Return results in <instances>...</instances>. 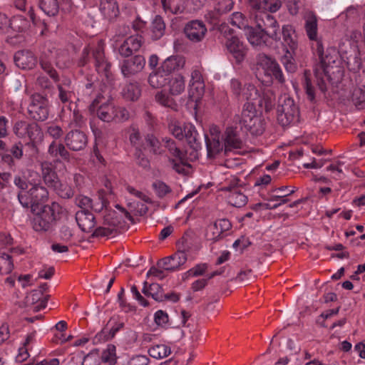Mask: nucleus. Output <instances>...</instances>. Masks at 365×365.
<instances>
[{"mask_svg": "<svg viewBox=\"0 0 365 365\" xmlns=\"http://www.w3.org/2000/svg\"><path fill=\"white\" fill-rule=\"evenodd\" d=\"M61 212V205L53 202L51 205H44L36 212H32L34 217L31 220L32 228L37 232H51L54 230Z\"/></svg>", "mask_w": 365, "mask_h": 365, "instance_id": "1", "label": "nucleus"}, {"mask_svg": "<svg viewBox=\"0 0 365 365\" xmlns=\"http://www.w3.org/2000/svg\"><path fill=\"white\" fill-rule=\"evenodd\" d=\"M312 48L320 60L319 63L316 65L314 69L317 83L319 90L325 93L327 89L326 81L330 79L329 68L336 62L337 52L335 49L330 48L327 49L324 54L323 43L319 41L317 43V46L312 45Z\"/></svg>", "mask_w": 365, "mask_h": 365, "instance_id": "2", "label": "nucleus"}, {"mask_svg": "<svg viewBox=\"0 0 365 365\" xmlns=\"http://www.w3.org/2000/svg\"><path fill=\"white\" fill-rule=\"evenodd\" d=\"M255 69L256 76L262 81H266L264 79V76L268 80H272V78H274L280 83H283L285 81L279 63L272 56L264 53H259L256 56Z\"/></svg>", "mask_w": 365, "mask_h": 365, "instance_id": "3", "label": "nucleus"}, {"mask_svg": "<svg viewBox=\"0 0 365 365\" xmlns=\"http://www.w3.org/2000/svg\"><path fill=\"white\" fill-rule=\"evenodd\" d=\"M284 54L281 58V62L289 73H294L297 69L294 56L297 54L298 43L294 30L291 25L282 26Z\"/></svg>", "mask_w": 365, "mask_h": 365, "instance_id": "4", "label": "nucleus"}, {"mask_svg": "<svg viewBox=\"0 0 365 365\" xmlns=\"http://www.w3.org/2000/svg\"><path fill=\"white\" fill-rule=\"evenodd\" d=\"M20 204L31 212H36L48 200V191L41 184H34L28 191L18 194Z\"/></svg>", "mask_w": 365, "mask_h": 365, "instance_id": "5", "label": "nucleus"}, {"mask_svg": "<svg viewBox=\"0 0 365 365\" xmlns=\"http://www.w3.org/2000/svg\"><path fill=\"white\" fill-rule=\"evenodd\" d=\"M299 110L294 100L284 95L279 99L277 108V119L283 127L298 121Z\"/></svg>", "mask_w": 365, "mask_h": 365, "instance_id": "6", "label": "nucleus"}, {"mask_svg": "<svg viewBox=\"0 0 365 365\" xmlns=\"http://www.w3.org/2000/svg\"><path fill=\"white\" fill-rule=\"evenodd\" d=\"M240 123L253 135H260L265 130L264 119L257 114L252 103L244 104Z\"/></svg>", "mask_w": 365, "mask_h": 365, "instance_id": "7", "label": "nucleus"}, {"mask_svg": "<svg viewBox=\"0 0 365 365\" xmlns=\"http://www.w3.org/2000/svg\"><path fill=\"white\" fill-rule=\"evenodd\" d=\"M13 130L19 138L28 140L32 145L39 143L43 139L42 129L36 122L18 120L15 123Z\"/></svg>", "mask_w": 365, "mask_h": 365, "instance_id": "8", "label": "nucleus"}, {"mask_svg": "<svg viewBox=\"0 0 365 365\" xmlns=\"http://www.w3.org/2000/svg\"><path fill=\"white\" fill-rule=\"evenodd\" d=\"M255 22L256 27L267 32L272 40H279L278 33L279 25L274 17L269 12L257 9L255 14Z\"/></svg>", "mask_w": 365, "mask_h": 365, "instance_id": "9", "label": "nucleus"}, {"mask_svg": "<svg viewBox=\"0 0 365 365\" xmlns=\"http://www.w3.org/2000/svg\"><path fill=\"white\" fill-rule=\"evenodd\" d=\"M128 133L129 142L131 146L135 148L133 156L136 163L145 168L149 167L150 161L143 150V148H145L143 147V138L140 130L136 125H131L128 129Z\"/></svg>", "mask_w": 365, "mask_h": 365, "instance_id": "10", "label": "nucleus"}, {"mask_svg": "<svg viewBox=\"0 0 365 365\" xmlns=\"http://www.w3.org/2000/svg\"><path fill=\"white\" fill-rule=\"evenodd\" d=\"M28 113L34 120H46L49 115L48 100L38 93L33 94L28 106Z\"/></svg>", "mask_w": 365, "mask_h": 365, "instance_id": "11", "label": "nucleus"}, {"mask_svg": "<svg viewBox=\"0 0 365 365\" xmlns=\"http://www.w3.org/2000/svg\"><path fill=\"white\" fill-rule=\"evenodd\" d=\"M207 29L201 20H191L187 22L183 28L185 37L192 43L201 42L205 37Z\"/></svg>", "mask_w": 365, "mask_h": 365, "instance_id": "12", "label": "nucleus"}, {"mask_svg": "<svg viewBox=\"0 0 365 365\" xmlns=\"http://www.w3.org/2000/svg\"><path fill=\"white\" fill-rule=\"evenodd\" d=\"M57 51L53 48H45L39 57V64L41 68L47 73L49 76L55 81H59L58 75L53 68V65L55 63L58 66V62L56 61Z\"/></svg>", "mask_w": 365, "mask_h": 365, "instance_id": "13", "label": "nucleus"}, {"mask_svg": "<svg viewBox=\"0 0 365 365\" xmlns=\"http://www.w3.org/2000/svg\"><path fill=\"white\" fill-rule=\"evenodd\" d=\"M103 98L101 95L98 96L93 101L90 108L94 110L96 108L97 116L102 121L106 123L113 122L115 118V105L108 100L106 102H102Z\"/></svg>", "mask_w": 365, "mask_h": 365, "instance_id": "14", "label": "nucleus"}, {"mask_svg": "<svg viewBox=\"0 0 365 365\" xmlns=\"http://www.w3.org/2000/svg\"><path fill=\"white\" fill-rule=\"evenodd\" d=\"M144 43L142 35L136 34L128 37L118 48V53L122 57H129L140 50Z\"/></svg>", "mask_w": 365, "mask_h": 365, "instance_id": "15", "label": "nucleus"}, {"mask_svg": "<svg viewBox=\"0 0 365 365\" xmlns=\"http://www.w3.org/2000/svg\"><path fill=\"white\" fill-rule=\"evenodd\" d=\"M187 255L184 251H178L175 254L160 259L158 266L165 270L174 272L187 261Z\"/></svg>", "mask_w": 365, "mask_h": 365, "instance_id": "16", "label": "nucleus"}, {"mask_svg": "<svg viewBox=\"0 0 365 365\" xmlns=\"http://www.w3.org/2000/svg\"><path fill=\"white\" fill-rule=\"evenodd\" d=\"M145 65V58L141 55H136L123 61L120 66L121 73L124 77L129 78L141 71Z\"/></svg>", "mask_w": 365, "mask_h": 365, "instance_id": "17", "label": "nucleus"}, {"mask_svg": "<svg viewBox=\"0 0 365 365\" xmlns=\"http://www.w3.org/2000/svg\"><path fill=\"white\" fill-rule=\"evenodd\" d=\"M65 143L69 149L73 151H80L86 147L88 138L83 131L78 130H71L66 134Z\"/></svg>", "mask_w": 365, "mask_h": 365, "instance_id": "18", "label": "nucleus"}, {"mask_svg": "<svg viewBox=\"0 0 365 365\" xmlns=\"http://www.w3.org/2000/svg\"><path fill=\"white\" fill-rule=\"evenodd\" d=\"M93 58L97 72L104 75L108 78L109 76L111 74V64L106 58L104 49L102 46L98 45L93 50Z\"/></svg>", "mask_w": 365, "mask_h": 365, "instance_id": "19", "label": "nucleus"}, {"mask_svg": "<svg viewBox=\"0 0 365 365\" xmlns=\"http://www.w3.org/2000/svg\"><path fill=\"white\" fill-rule=\"evenodd\" d=\"M24 145L21 142H16L6 152L1 153V163L10 168L15 167V160H20L24 156Z\"/></svg>", "mask_w": 365, "mask_h": 365, "instance_id": "20", "label": "nucleus"}, {"mask_svg": "<svg viewBox=\"0 0 365 365\" xmlns=\"http://www.w3.org/2000/svg\"><path fill=\"white\" fill-rule=\"evenodd\" d=\"M232 227L229 220L222 218L216 220L212 225L208 227L206 237L208 240L217 242L223 237V233Z\"/></svg>", "mask_w": 365, "mask_h": 365, "instance_id": "21", "label": "nucleus"}, {"mask_svg": "<svg viewBox=\"0 0 365 365\" xmlns=\"http://www.w3.org/2000/svg\"><path fill=\"white\" fill-rule=\"evenodd\" d=\"M225 46L230 54L237 63L242 62L247 53L246 46L237 36H232L225 42Z\"/></svg>", "mask_w": 365, "mask_h": 365, "instance_id": "22", "label": "nucleus"}, {"mask_svg": "<svg viewBox=\"0 0 365 365\" xmlns=\"http://www.w3.org/2000/svg\"><path fill=\"white\" fill-rule=\"evenodd\" d=\"M262 29L251 26L245 34L250 43L253 46L262 47L267 46L270 43L269 40L272 39Z\"/></svg>", "mask_w": 365, "mask_h": 365, "instance_id": "23", "label": "nucleus"}, {"mask_svg": "<svg viewBox=\"0 0 365 365\" xmlns=\"http://www.w3.org/2000/svg\"><path fill=\"white\" fill-rule=\"evenodd\" d=\"M14 61L16 66L21 69H31L37 63L36 58L31 51L24 50L16 52Z\"/></svg>", "mask_w": 365, "mask_h": 365, "instance_id": "24", "label": "nucleus"}, {"mask_svg": "<svg viewBox=\"0 0 365 365\" xmlns=\"http://www.w3.org/2000/svg\"><path fill=\"white\" fill-rule=\"evenodd\" d=\"M30 19H26L25 16L22 15H16L10 19V26L9 31L12 30L16 32H25L31 26V21H34V14L33 12L32 8L29 7V11Z\"/></svg>", "mask_w": 365, "mask_h": 365, "instance_id": "25", "label": "nucleus"}, {"mask_svg": "<svg viewBox=\"0 0 365 365\" xmlns=\"http://www.w3.org/2000/svg\"><path fill=\"white\" fill-rule=\"evenodd\" d=\"M76 220L84 232H91L96 225V218L88 210H79L76 213Z\"/></svg>", "mask_w": 365, "mask_h": 365, "instance_id": "26", "label": "nucleus"}, {"mask_svg": "<svg viewBox=\"0 0 365 365\" xmlns=\"http://www.w3.org/2000/svg\"><path fill=\"white\" fill-rule=\"evenodd\" d=\"M41 176L44 183L51 188L56 187V185L60 181L51 163L48 162L41 163Z\"/></svg>", "mask_w": 365, "mask_h": 365, "instance_id": "27", "label": "nucleus"}, {"mask_svg": "<svg viewBox=\"0 0 365 365\" xmlns=\"http://www.w3.org/2000/svg\"><path fill=\"white\" fill-rule=\"evenodd\" d=\"M124 323L118 322L115 319L111 318L102 331L96 335L99 339L108 341L113 338L115 334L123 327Z\"/></svg>", "mask_w": 365, "mask_h": 365, "instance_id": "28", "label": "nucleus"}, {"mask_svg": "<svg viewBox=\"0 0 365 365\" xmlns=\"http://www.w3.org/2000/svg\"><path fill=\"white\" fill-rule=\"evenodd\" d=\"M99 9L103 16L109 21L115 19L120 14L115 0H101Z\"/></svg>", "mask_w": 365, "mask_h": 365, "instance_id": "29", "label": "nucleus"}, {"mask_svg": "<svg viewBox=\"0 0 365 365\" xmlns=\"http://www.w3.org/2000/svg\"><path fill=\"white\" fill-rule=\"evenodd\" d=\"M185 60L181 56H172L167 58L160 66L168 76L175 71H178L185 66Z\"/></svg>", "mask_w": 365, "mask_h": 365, "instance_id": "30", "label": "nucleus"}, {"mask_svg": "<svg viewBox=\"0 0 365 365\" xmlns=\"http://www.w3.org/2000/svg\"><path fill=\"white\" fill-rule=\"evenodd\" d=\"M304 28L309 39L313 41L312 45L317 46L318 41L322 42V39L318 37L317 19L315 15L310 14L307 16Z\"/></svg>", "mask_w": 365, "mask_h": 365, "instance_id": "31", "label": "nucleus"}, {"mask_svg": "<svg viewBox=\"0 0 365 365\" xmlns=\"http://www.w3.org/2000/svg\"><path fill=\"white\" fill-rule=\"evenodd\" d=\"M242 96L247 101L246 103H252L255 107L262 105V95L252 84H247L243 88Z\"/></svg>", "mask_w": 365, "mask_h": 365, "instance_id": "32", "label": "nucleus"}, {"mask_svg": "<svg viewBox=\"0 0 365 365\" xmlns=\"http://www.w3.org/2000/svg\"><path fill=\"white\" fill-rule=\"evenodd\" d=\"M242 142L239 138L236 129L227 128L225 131V152L231 149L241 148Z\"/></svg>", "mask_w": 365, "mask_h": 365, "instance_id": "33", "label": "nucleus"}, {"mask_svg": "<svg viewBox=\"0 0 365 365\" xmlns=\"http://www.w3.org/2000/svg\"><path fill=\"white\" fill-rule=\"evenodd\" d=\"M142 292L146 297H151L157 302H163L164 293L162 287L157 283L148 284L147 282L143 283Z\"/></svg>", "mask_w": 365, "mask_h": 365, "instance_id": "34", "label": "nucleus"}, {"mask_svg": "<svg viewBox=\"0 0 365 365\" xmlns=\"http://www.w3.org/2000/svg\"><path fill=\"white\" fill-rule=\"evenodd\" d=\"M165 31V24L160 16H156L150 26V35L153 41L161 38Z\"/></svg>", "mask_w": 365, "mask_h": 365, "instance_id": "35", "label": "nucleus"}, {"mask_svg": "<svg viewBox=\"0 0 365 365\" xmlns=\"http://www.w3.org/2000/svg\"><path fill=\"white\" fill-rule=\"evenodd\" d=\"M183 130L185 132L184 138H185L190 148L195 150L200 149L201 148V145L199 141V134L195 126L191 124L185 125Z\"/></svg>", "mask_w": 365, "mask_h": 365, "instance_id": "36", "label": "nucleus"}, {"mask_svg": "<svg viewBox=\"0 0 365 365\" xmlns=\"http://www.w3.org/2000/svg\"><path fill=\"white\" fill-rule=\"evenodd\" d=\"M48 153L51 157L68 161L70 159V153L66 149L64 145L53 141L48 146Z\"/></svg>", "mask_w": 365, "mask_h": 365, "instance_id": "37", "label": "nucleus"}, {"mask_svg": "<svg viewBox=\"0 0 365 365\" xmlns=\"http://www.w3.org/2000/svg\"><path fill=\"white\" fill-rule=\"evenodd\" d=\"M169 76L160 67L151 73L148 77V83L153 88H161L168 83Z\"/></svg>", "mask_w": 365, "mask_h": 365, "instance_id": "38", "label": "nucleus"}, {"mask_svg": "<svg viewBox=\"0 0 365 365\" xmlns=\"http://www.w3.org/2000/svg\"><path fill=\"white\" fill-rule=\"evenodd\" d=\"M145 140L150 153L155 155H162L165 153V150L161 142L153 133H148L145 136Z\"/></svg>", "mask_w": 365, "mask_h": 365, "instance_id": "39", "label": "nucleus"}, {"mask_svg": "<svg viewBox=\"0 0 365 365\" xmlns=\"http://www.w3.org/2000/svg\"><path fill=\"white\" fill-rule=\"evenodd\" d=\"M169 93L173 96L181 94L185 88V81L182 76L176 75L168 79Z\"/></svg>", "mask_w": 365, "mask_h": 365, "instance_id": "40", "label": "nucleus"}, {"mask_svg": "<svg viewBox=\"0 0 365 365\" xmlns=\"http://www.w3.org/2000/svg\"><path fill=\"white\" fill-rule=\"evenodd\" d=\"M205 138L207 157L209 158H213L222 150L223 145L220 143L219 138H217V136L210 139L206 135H205Z\"/></svg>", "mask_w": 365, "mask_h": 365, "instance_id": "41", "label": "nucleus"}, {"mask_svg": "<svg viewBox=\"0 0 365 365\" xmlns=\"http://www.w3.org/2000/svg\"><path fill=\"white\" fill-rule=\"evenodd\" d=\"M229 204L235 207H242L247 202V197L242 192V189L234 190L227 197Z\"/></svg>", "mask_w": 365, "mask_h": 365, "instance_id": "42", "label": "nucleus"}, {"mask_svg": "<svg viewBox=\"0 0 365 365\" xmlns=\"http://www.w3.org/2000/svg\"><path fill=\"white\" fill-rule=\"evenodd\" d=\"M230 23L232 26L244 30L245 34L251 27L249 24V19L241 12L232 13L230 18Z\"/></svg>", "mask_w": 365, "mask_h": 365, "instance_id": "43", "label": "nucleus"}, {"mask_svg": "<svg viewBox=\"0 0 365 365\" xmlns=\"http://www.w3.org/2000/svg\"><path fill=\"white\" fill-rule=\"evenodd\" d=\"M40 9L48 16H54L59 11L58 0H39Z\"/></svg>", "mask_w": 365, "mask_h": 365, "instance_id": "44", "label": "nucleus"}, {"mask_svg": "<svg viewBox=\"0 0 365 365\" xmlns=\"http://www.w3.org/2000/svg\"><path fill=\"white\" fill-rule=\"evenodd\" d=\"M302 84L305 90L307 98L311 102H314L315 100V90L312 83L311 73L309 71H304L302 78Z\"/></svg>", "mask_w": 365, "mask_h": 365, "instance_id": "45", "label": "nucleus"}, {"mask_svg": "<svg viewBox=\"0 0 365 365\" xmlns=\"http://www.w3.org/2000/svg\"><path fill=\"white\" fill-rule=\"evenodd\" d=\"M12 257L0 251V274H8L14 269Z\"/></svg>", "mask_w": 365, "mask_h": 365, "instance_id": "46", "label": "nucleus"}, {"mask_svg": "<svg viewBox=\"0 0 365 365\" xmlns=\"http://www.w3.org/2000/svg\"><path fill=\"white\" fill-rule=\"evenodd\" d=\"M149 355L155 359H160L169 356L171 353L170 347L165 344H158L148 349Z\"/></svg>", "mask_w": 365, "mask_h": 365, "instance_id": "47", "label": "nucleus"}, {"mask_svg": "<svg viewBox=\"0 0 365 365\" xmlns=\"http://www.w3.org/2000/svg\"><path fill=\"white\" fill-rule=\"evenodd\" d=\"M164 147L168 150L172 158L182 159L185 153L177 147L175 142L170 138H164L162 139Z\"/></svg>", "mask_w": 365, "mask_h": 365, "instance_id": "48", "label": "nucleus"}, {"mask_svg": "<svg viewBox=\"0 0 365 365\" xmlns=\"http://www.w3.org/2000/svg\"><path fill=\"white\" fill-rule=\"evenodd\" d=\"M123 97L129 101H136L140 96V88L137 83L128 84L123 91Z\"/></svg>", "mask_w": 365, "mask_h": 365, "instance_id": "49", "label": "nucleus"}, {"mask_svg": "<svg viewBox=\"0 0 365 365\" xmlns=\"http://www.w3.org/2000/svg\"><path fill=\"white\" fill-rule=\"evenodd\" d=\"M346 63L349 71L354 73L359 71L362 65L359 52L355 51L347 56Z\"/></svg>", "mask_w": 365, "mask_h": 365, "instance_id": "50", "label": "nucleus"}, {"mask_svg": "<svg viewBox=\"0 0 365 365\" xmlns=\"http://www.w3.org/2000/svg\"><path fill=\"white\" fill-rule=\"evenodd\" d=\"M252 6L257 9H264L270 12H276L280 9L282 3L280 0H262L259 4L256 3L252 4Z\"/></svg>", "mask_w": 365, "mask_h": 365, "instance_id": "51", "label": "nucleus"}, {"mask_svg": "<svg viewBox=\"0 0 365 365\" xmlns=\"http://www.w3.org/2000/svg\"><path fill=\"white\" fill-rule=\"evenodd\" d=\"M115 351V346L113 344H108L107 348L102 351V361L109 365H115L117 360Z\"/></svg>", "mask_w": 365, "mask_h": 365, "instance_id": "52", "label": "nucleus"}, {"mask_svg": "<svg viewBox=\"0 0 365 365\" xmlns=\"http://www.w3.org/2000/svg\"><path fill=\"white\" fill-rule=\"evenodd\" d=\"M163 9L173 14H182L184 7L179 4V0H161Z\"/></svg>", "mask_w": 365, "mask_h": 365, "instance_id": "53", "label": "nucleus"}, {"mask_svg": "<svg viewBox=\"0 0 365 365\" xmlns=\"http://www.w3.org/2000/svg\"><path fill=\"white\" fill-rule=\"evenodd\" d=\"M155 99L156 102L165 107L170 108L173 110H176L177 108L178 105L174 99L168 96V95L163 91L156 93Z\"/></svg>", "mask_w": 365, "mask_h": 365, "instance_id": "54", "label": "nucleus"}, {"mask_svg": "<svg viewBox=\"0 0 365 365\" xmlns=\"http://www.w3.org/2000/svg\"><path fill=\"white\" fill-rule=\"evenodd\" d=\"M56 193L63 199L71 198L74 195V191L72 187L66 183H63L61 181L56 185V187L52 188Z\"/></svg>", "mask_w": 365, "mask_h": 365, "instance_id": "55", "label": "nucleus"}, {"mask_svg": "<svg viewBox=\"0 0 365 365\" xmlns=\"http://www.w3.org/2000/svg\"><path fill=\"white\" fill-rule=\"evenodd\" d=\"M204 83H189V96L193 101H197L204 93Z\"/></svg>", "mask_w": 365, "mask_h": 365, "instance_id": "56", "label": "nucleus"}, {"mask_svg": "<svg viewBox=\"0 0 365 365\" xmlns=\"http://www.w3.org/2000/svg\"><path fill=\"white\" fill-rule=\"evenodd\" d=\"M169 131L177 139L182 140L184 138V125L182 126L179 121L171 120L168 125Z\"/></svg>", "mask_w": 365, "mask_h": 365, "instance_id": "57", "label": "nucleus"}, {"mask_svg": "<svg viewBox=\"0 0 365 365\" xmlns=\"http://www.w3.org/2000/svg\"><path fill=\"white\" fill-rule=\"evenodd\" d=\"M233 6L234 1L232 0H218L214 9L219 15H222L230 11Z\"/></svg>", "mask_w": 365, "mask_h": 365, "instance_id": "58", "label": "nucleus"}, {"mask_svg": "<svg viewBox=\"0 0 365 365\" xmlns=\"http://www.w3.org/2000/svg\"><path fill=\"white\" fill-rule=\"evenodd\" d=\"M351 99L357 109L361 110L365 108V94L361 88L354 90Z\"/></svg>", "mask_w": 365, "mask_h": 365, "instance_id": "59", "label": "nucleus"}, {"mask_svg": "<svg viewBox=\"0 0 365 365\" xmlns=\"http://www.w3.org/2000/svg\"><path fill=\"white\" fill-rule=\"evenodd\" d=\"M115 118L113 122L123 123L129 120L130 117V112L124 107L115 106Z\"/></svg>", "mask_w": 365, "mask_h": 365, "instance_id": "60", "label": "nucleus"}, {"mask_svg": "<svg viewBox=\"0 0 365 365\" xmlns=\"http://www.w3.org/2000/svg\"><path fill=\"white\" fill-rule=\"evenodd\" d=\"M108 201L106 199L103 193L99 192L98 195V198L93 201L92 200L91 209L93 210L96 212H101L104 208H106L108 205Z\"/></svg>", "mask_w": 365, "mask_h": 365, "instance_id": "61", "label": "nucleus"}, {"mask_svg": "<svg viewBox=\"0 0 365 365\" xmlns=\"http://www.w3.org/2000/svg\"><path fill=\"white\" fill-rule=\"evenodd\" d=\"M153 187L158 197L163 198L171 192L170 187L163 181H155L153 183Z\"/></svg>", "mask_w": 365, "mask_h": 365, "instance_id": "62", "label": "nucleus"}, {"mask_svg": "<svg viewBox=\"0 0 365 365\" xmlns=\"http://www.w3.org/2000/svg\"><path fill=\"white\" fill-rule=\"evenodd\" d=\"M168 161L172 165L173 169L179 174H184L185 173V167L189 165L185 163V155H183L182 159L169 158Z\"/></svg>", "mask_w": 365, "mask_h": 365, "instance_id": "63", "label": "nucleus"}, {"mask_svg": "<svg viewBox=\"0 0 365 365\" xmlns=\"http://www.w3.org/2000/svg\"><path fill=\"white\" fill-rule=\"evenodd\" d=\"M262 105L258 106L261 108H264L265 111L268 112L272 108L274 103V97L273 94L269 91L265 92L262 96Z\"/></svg>", "mask_w": 365, "mask_h": 365, "instance_id": "64", "label": "nucleus"}]
</instances>
